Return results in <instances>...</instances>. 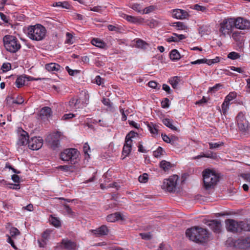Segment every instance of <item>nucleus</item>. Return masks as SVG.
Segmentation results:
<instances>
[{"label":"nucleus","instance_id":"a18cd8bd","mask_svg":"<svg viewBox=\"0 0 250 250\" xmlns=\"http://www.w3.org/2000/svg\"><path fill=\"white\" fill-rule=\"evenodd\" d=\"M51 230L50 229L45 230L42 234V239L43 242L47 240L50 236Z\"/></svg>","mask_w":250,"mask_h":250},{"label":"nucleus","instance_id":"79ce46f5","mask_svg":"<svg viewBox=\"0 0 250 250\" xmlns=\"http://www.w3.org/2000/svg\"><path fill=\"white\" fill-rule=\"evenodd\" d=\"M209 148L210 149H214V148H217L219 147L220 146H223L224 143L222 142H219L218 143H208Z\"/></svg>","mask_w":250,"mask_h":250},{"label":"nucleus","instance_id":"680f3d73","mask_svg":"<svg viewBox=\"0 0 250 250\" xmlns=\"http://www.w3.org/2000/svg\"><path fill=\"white\" fill-rule=\"evenodd\" d=\"M24 102V100L22 97L19 96L13 101V103L17 104H22Z\"/></svg>","mask_w":250,"mask_h":250},{"label":"nucleus","instance_id":"b1692460","mask_svg":"<svg viewBox=\"0 0 250 250\" xmlns=\"http://www.w3.org/2000/svg\"><path fill=\"white\" fill-rule=\"evenodd\" d=\"M147 126L153 137H158L159 136L160 126L158 125L150 123L147 124Z\"/></svg>","mask_w":250,"mask_h":250},{"label":"nucleus","instance_id":"7ed1b4c3","mask_svg":"<svg viewBox=\"0 0 250 250\" xmlns=\"http://www.w3.org/2000/svg\"><path fill=\"white\" fill-rule=\"evenodd\" d=\"M89 96L87 91L83 90L79 95L75 96L69 101V105L74 109L82 108L88 103Z\"/></svg>","mask_w":250,"mask_h":250},{"label":"nucleus","instance_id":"e433bc0d","mask_svg":"<svg viewBox=\"0 0 250 250\" xmlns=\"http://www.w3.org/2000/svg\"><path fill=\"white\" fill-rule=\"evenodd\" d=\"M164 152L165 151L163 148L161 146H159L156 150L153 151V154L155 157L159 158L163 155Z\"/></svg>","mask_w":250,"mask_h":250},{"label":"nucleus","instance_id":"9d476101","mask_svg":"<svg viewBox=\"0 0 250 250\" xmlns=\"http://www.w3.org/2000/svg\"><path fill=\"white\" fill-rule=\"evenodd\" d=\"M61 136V132L57 131L52 133L47 136L46 140L53 149H55L59 147L60 145L59 139Z\"/></svg>","mask_w":250,"mask_h":250},{"label":"nucleus","instance_id":"052dcab7","mask_svg":"<svg viewBox=\"0 0 250 250\" xmlns=\"http://www.w3.org/2000/svg\"><path fill=\"white\" fill-rule=\"evenodd\" d=\"M130 7L134 10L138 12L141 11V6L139 4L133 3L130 4Z\"/></svg>","mask_w":250,"mask_h":250},{"label":"nucleus","instance_id":"f704fd0d","mask_svg":"<svg viewBox=\"0 0 250 250\" xmlns=\"http://www.w3.org/2000/svg\"><path fill=\"white\" fill-rule=\"evenodd\" d=\"M25 82V77L22 76H20L16 79L15 85L18 88H21L24 85Z\"/></svg>","mask_w":250,"mask_h":250},{"label":"nucleus","instance_id":"13d9d810","mask_svg":"<svg viewBox=\"0 0 250 250\" xmlns=\"http://www.w3.org/2000/svg\"><path fill=\"white\" fill-rule=\"evenodd\" d=\"M151 238L152 235L150 232L148 233H142V239L148 240L151 239Z\"/></svg>","mask_w":250,"mask_h":250},{"label":"nucleus","instance_id":"774afa93","mask_svg":"<svg viewBox=\"0 0 250 250\" xmlns=\"http://www.w3.org/2000/svg\"><path fill=\"white\" fill-rule=\"evenodd\" d=\"M148 175L146 173H144L142 175V183H146L148 181Z\"/></svg>","mask_w":250,"mask_h":250},{"label":"nucleus","instance_id":"e2e57ef3","mask_svg":"<svg viewBox=\"0 0 250 250\" xmlns=\"http://www.w3.org/2000/svg\"><path fill=\"white\" fill-rule=\"evenodd\" d=\"M221 86V85L220 83H217L213 87H210L209 88V92H215L217 91L219 87Z\"/></svg>","mask_w":250,"mask_h":250},{"label":"nucleus","instance_id":"09e8293b","mask_svg":"<svg viewBox=\"0 0 250 250\" xmlns=\"http://www.w3.org/2000/svg\"><path fill=\"white\" fill-rule=\"evenodd\" d=\"M241 32L238 31H236L234 32L232 34V38L235 41H239L241 39Z\"/></svg>","mask_w":250,"mask_h":250},{"label":"nucleus","instance_id":"49530a36","mask_svg":"<svg viewBox=\"0 0 250 250\" xmlns=\"http://www.w3.org/2000/svg\"><path fill=\"white\" fill-rule=\"evenodd\" d=\"M239 53L235 52H231L229 53L228 55V58L231 60H235L240 57Z\"/></svg>","mask_w":250,"mask_h":250},{"label":"nucleus","instance_id":"1a4fd4ad","mask_svg":"<svg viewBox=\"0 0 250 250\" xmlns=\"http://www.w3.org/2000/svg\"><path fill=\"white\" fill-rule=\"evenodd\" d=\"M178 178L177 175H173L170 176L169 178L165 179L162 186V188L169 192L174 191Z\"/></svg>","mask_w":250,"mask_h":250},{"label":"nucleus","instance_id":"c85d7f7f","mask_svg":"<svg viewBox=\"0 0 250 250\" xmlns=\"http://www.w3.org/2000/svg\"><path fill=\"white\" fill-rule=\"evenodd\" d=\"M181 78L178 76H174L171 77L169 80V82L174 89L177 88L178 85L180 82Z\"/></svg>","mask_w":250,"mask_h":250},{"label":"nucleus","instance_id":"6e6552de","mask_svg":"<svg viewBox=\"0 0 250 250\" xmlns=\"http://www.w3.org/2000/svg\"><path fill=\"white\" fill-rule=\"evenodd\" d=\"M234 27H235L234 19H224L220 24L219 31L224 37H226L227 35L231 34Z\"/></svg>","mask_w":250,"mask_h":250},{"label":"nucleus","instance_id":"423d86ee","mask_svg":"<svg viewBox=\"0 0 250 250\" xmlns=\"http://www.w3.org/2000/svg\"><path fill=\"white\" fill-rule=\"evenodd\" d=\"M139 134L134 131H130L126 136L125 143L123 148V155L127 156L131 151L132 143L139 138Z\"/></svg>","mask_w":250,"mask_h":250},{"label":"nucleus","instance_id":"a19ab883","mask_svg":"<svg viewBox=\"0 0 250 250\" xmlns=\"http://www.w3.org/2000/svg\"><path fill=\"white\" fill-rule=\"evenodd\" d=\"M73 39V36L70 33L67 32L66 33V40L65 41V43L69 44H73L74 42Z\"/></svg>","mask_w":250,"mask_h":250},{"label":"nucleus","instance_id":"0e129e2a","mask_svg":"<svg viewBox=\"0 0 250 250\" xmlns=\"http://www.w3.org/2000/svg\"><path fill=\"white\" fill-rule=\"evenodd\" d=\"M231 70L236 71L240 73H243L244 72V70L241 67H236L233 66H231L228 67Z\"/></svg>","mask_w":250,"mask_h":250},{"label":"nucleus","instance_id":"f3484780","mask_svg":"<svg viewBox=\"0 0 250 250\" xmlns=\"http://www.w3.org/2000/svg\"><path fill=\"white\" fill-rule=\"evenodd\" d=\"M172 17L179 20L187 19L189 17L188 13L184 10L174 9L171 10Z\"/></svg>","mask_w":250,"mask_h":250},{"label":"nucleus","instance_id":"5701e85b","mask_svg":"<svg viewBox=\"0 0 250 250\" xmlns=\"http://www.w3.org/2000/svg\"><path fill=\"white\" fill-rule=\"evenodd\" d=\"M62 244L66 250H75L77 248L76 243L68 239H62Z\"/></svg>","mask_w":250,"mask_h":250},{"label":"nucleus","instance_id":"58836bf2","mask_svg":"<svg viewBox=\"0 0 250 250\" xmlns=\"http://www.w3.org/2000/svg\"><path fill=\"white\" fill-rule=\"evenodd\" d=\"M170 142L168 143L171 144L172 146L177 147L179 145V138L174 135H172L170 138Z\"/></svg>","mask_w":250,"mask_h":250},{"label":"nucleus","instance_id":"aec40b11","mask_svg":"<svg viewBox=\"0 0 250 250\" xmlns=\"http://www.w3.org/2000/svg\"><path fill=\"white\" fill-rule=\"evenodd\" d=\"M227 230L232 232L239 231V226L237 222L232 219H228L226 221Z\"/></svg>","mask_w":250,"mask_h":250},{"label":"nucleus","instance_id":"412c9836","mask_svg":"<svg viewBox=\"0 0 250 250\" xmlns=\"http://www.w3.org/2000/svg\"><path fill=\"white\" fill-rule=\"evenodd\" d=\"M235 244L239 248L241 249L250 248V236L240 238L236 241Z\"/></svg>","mask_w":250,"mask_h":250},{"label":"nucleus","instance_id":"4468645a","mask_svg":"<svg viewBox=\"0 0 250 250\" xmlns=\"http://www.w3.org/2000/svg\"><path fill=\"white\" fill-rule=\"evenodd\" d=\"M127 217L120 212H116L114 213L109 214L106 217V220L109 222H115L116 221H121L124 222L127 219Z\"/></svg>","mask_w":250,"mask_h":250},{"label":"nucleus","instance_id":"4be33fe9","mask_svg":"<svg viewBox=\"0 0 250 250\" xmlns=\"http://www.w3.org/2000/svg\"><path fill=\"white\" fill-rule=\"evenodd\" d=\"M207 225L216 233H219L221 231V224L220 220H212L208 221Z\"/></svg>","mask_w":250,"mask_h":250},{"label":"nucleus","instance_id":"9b49d317","mask_svg":"<svg viewBox=\"0 0 250 250\" xmlns=\"http://www.w3.org/2000/svg\"><path fill=\"white\" fill-rule=\"evenodd\" d=\"M236 120L237 126L241 131L245 132L248 129L249 123L242 112H239L238 114Z\"/></svg>","mask_w":250,"mask_h":250},{"label":"nucleus","instance_id":"dca6fc26","mask_svg":"<svg viewBox=\"0 0 250 250\" xmlns=\"http://www.w3.org/2000/svg\"><path fill=\"white\" fill-rule=\"evenodd\" d=\"M29 138L28 133L22 129H21L19 130L18 140L17 144L19 146H25L27 144L28 145Z\"/></svg>","mask_w":250,"mask_h":250},{"label":"nucleus","instance_id":"603ef678","mask_svg":"<svg viewBox=\"0 0 250 250\" xmlns=\"http://www.w3.org/2000/svg\"><path fill=\"white\" fill-rule=\"evenodd\" d=\"M169 106V100L167 98H165L164 100L161 102V106L164 108L168 107Z\"/></svg>","mask_w":250,"mask_h":250},{"label":"nucleus","instance_id":"69168bd1","mask_svg":"<svg viewBox=\"0 0 250 250\" xmlns=\"http://www.w3.org/2000/svg\"><path fill=\"white\" fill-rule=\"evenodd\" d=\"M167 41L168 42H178L176 33L173 34V36H171L167 39Z\"/></svg>","mask_w":250,"mask_h":250},{"label":"nucleus","instance_id":"393cba45","mask_svg":"<svg viewBox=\"0 0 250 250\" xmlns=\"http://www.w3.org/2000/svg\"><path fill=\"white\" fill-rule=\"evenodd\" d=\"M45 68L48 72L53 73L55 72L61 71L62 69V67L59 64L54 62L45 64Z\"/></svg>","mask_w":250,"mask_h":250},{"label":"nucleus","instance_id":"2f4dec72","mask_svg":"<svg viewBox=\"0 0 250 250\" xmlns=\"http://www.w3.org/2000/svg\"><path fill=\"white\" fill-rule=\"evenodd\" d=\"M49 221L51 224L56 228H59L61 226L60 219L56 217L53 216L52 215H50Z\"/></svg>","mask_w":250,"mask_h":250},{"label":"nucleus","instance_id":"2eb2a0df","mask_svg":"<svg viewBox=\"0 0 250 250\" xmlns=\"http://www.w3.org/2000/svg\"><path fill=\"white\" fill-rule=\"evenodd\" d=\"M235 27L237 29L245 30L250 29V21L241 17L234 19Z\"/></svg>","mask_w":250,"mask_h":250},{"label":"nucleus","instance_id":"864d4df0","mask_svg":"<svg viewBox=\"0 0 250 250\" xmlns=\"http://www.w3.org/2000/svg\"><path fill=\"white\" fill-rule=\"evenodd\" d=\"M74 117L75 115L72 113L65 114L62 116V120H68L69 119L73 118Z\"/></svg>","mask_w":250,"mask_h":250},{"label":"nucleus","instance_id":"37998d69","mask_svg":"<svg viewBox=\"0 0 250 250\" xmlns=\"http://www.w3.org/2000/svg\"><path fill=\"white\" fill-rule=\"evenodd\" d=\"M156 9V7L154 5H150L145 8L143 10V14H149L154 11Z\"/></svg>","mask_w":250,"mask_h":250},{"label":"nucleus","instance_id":"bf43d9fd","mask_svg":"<svg viewBox=\"0 0 250 250\" xmlns=\"http://www.w3.org/2000/svg\"><path fill=\"white\" fill-rule=\"evenodd\" d=\"M83 150L85 155H87L88 157H89L88 152L90 151V147L87 143H85L83 147Z\"/></svg>","mask_w":250,"mask_h":250},{"label":"nucleus","instance_id":"c756f323","mask_svg":"<svg viewBox=\"0 0 250 250\" xmlns=\"http://www.w3.org/2000/svg\"><path fill=\"white\" fill-rule=\"evenodd\" d=\"M142 23H145L150 28H154L158 25V22L154 19L145 20L142 19Z\"/></svg>","mask_w":250,"mask_h":250},{"label":"nucleus","instance_id":"de8ad7c7","mask_svg":"<svg viewBox=\"0 0 250 250\" xmlns=\"http://www.w3.org/2000/svg\"><path fill=\"white\" fill-rule=\"evenodd\" d=\"M148 85L151 88L159 89L161 85L156 82L150 81L148 83Z\"/></svg>","mask_w":250,"mask_h":250},{"label":"nucleus","instance_id":"6ab92c4d","mask_svg":"<svg viewBox=\"0 0 250 250\" xmlns=\"http://www.w3.org/2000/svg\"><path fill=\"white\" fill-rule=\"evenodd\" d=\"M95 237H100L107 235L109 232V229L106 225H102L101 227L95 229L90 230Z\"/></svg>","mask_w":250,"mask_h":250},{"label":"nucleus","instance_id":"473e14b6","mask_svg":"<svg viewBox=\"0 0 250 250\" xmlns=\"http://www.w3.org/2000/svg\"><path fill=\"white\" fill-rule=\"evenodd\" d=\"M169 57L172 61L179 60L181 58L180 53L176 49H173L170 51Z\"/></svg>","mask_w":250,"mask_h":250},{"label":"nucleus","instance_id":"7c9ffc66","mask_svg":"<svg viewBox=\"0 0 250 250\" xmlns=\"http://www.w3.org/2000/svg\"><path fill=\"white\" fill-rule=\"evenodd\" d=\"M91 43L94 46L99 48H103L105 46V43L101 40L98 38H94L91 41Z\"/></svg>","mask_w":250,"mask_h":250},{"label":"nucleus","instance_id":"f03ea898","mask_svg":"<svg viewBox=\"0 0 250 250\" xmlns=\"http://www.w3.org/2000/svg\"><path fill=\"white\" fill-rule=\"evenodd\" d=\"M27 36L29 39L36 41L43 40L46 37V29L41 24L30 25L27 29Z\"/></svg>","mask_w":250,"mask_h":250},{"label":"nucleus","instance_id":"5fc2aeb1","mask_svg":"<svg viewBox=\"0 0 250 250\" xmlns=\"http://www.w3.org/2000/svg\"><path fill=\"white\" fill-rule=\"evenodd\" d=\"M173 26H175L178 28V29L183 30L184 29V24L180 21H177L173 23Z\"/></svg>","mask_w":250,"mask_h":250},{"label":"nucleus","instance_id":"ddd939ff","mask_svg":"<svg viewBox=\"0 0 250 250\" xmlns=\"http://www.w3.org/2000/svg\"><path fill=\"white\" fill-rule=\"evenodd\" d=\"M237 93L234 92H230L226 97L224 102L223 103L221 107L222 112L225 114L229 109V106L231 104L230 102L236 98Z\"/></svg>","mask_w":250,"mask_h":250},{"label":"nucleus","instance_id":"c9c22d12","mask_svg":"<svg viewBox=\"0 0 250 250\" xmlns=\"http://www.w3.org/2000/svg\"><path fill=\"white\" fill-rule=\"evenodd\" d=\"M163 123L167 127L173 130H177V128L172 124V121L169 119L165 118L162 120Z\"/></svg>","mask_w":250,"mask_h":250},{"label":"nucleus","instance_id":"3c124183","mask_svg":"<svg viewBox=\"0 0 250 250\" xmlns=\"http://www.w3.org/2000/svg\"><path fill=\"white\" fill-rule=\"evenodd\" d=\"M95 83L99 85H102L104 83V80L98 75L95 78Z\"/></svg>","mask_w":250,"mask_h":250},{"label":"nucleus","instance_id":"6e6d98bb","mask_svg":"<svg viewBox=\"0 0 250 250\" xmlns=\"http://www.w3.org/2000/svg\"><path fill=\"white\" fill-rule=\"evenodd\" d=\"M151 48V45L149 43L142 40V49L148 50Z\"/></svg>","mask_w":250,"mask_h":250},{"label":"nucleus","instance_id":"bb28decb","mask_svg":"<svg viewBox=\"0 0 250 250\" xmlns=\"http://www.w3.org/2000/svg\"><path fill=\"white\" fill-rule=\"evenodd\" d=\"M52 115V111L50 107L48 106H44L42 107L40 111V115L41 117L48 119Z\"/></svg>","mask_w":250,"mask_h":250},{"label":"nucleus","instance_id":"cd10ccee","mask_svg":"<svg viewBox=\"0 0 250 250\" xmlns=\"http://www.w3.org/2000/svg\"><path fill=\"white\" fill-rule=\"evenodd\" d=\"M54 7H59L62 8L70 9L71 5L67 1H58L54 2L52 4Z\"/></svg>","mask_w":250,"mask_h":250},{"label":"nucleus","instance_id":"338daca9","mask_svg":"<svg viewBox=\"0 0 250 250\" xmlns=\"http://www.w3.org/2000/svg\"><path fill=\"white\" fill-rule=\"evenodd\" d=\"M169 249H170V247L168 245H167L166 244H164L163 243L160 245V246H159L158 250H169Z\"/></svg>","mask_w":250,"mask_h":250},{"label":"nucleus","instance_id":"20e7f679","mask_svg":"<svg viewBox=\"0 0 250 250\" xmlns=\"http://www.w3.org/2000/svg\"><path fill=\"white\" fill-rule=\"evenodd\" d=\"M2 41L5 49L10 53H16L21 48L20 41L14 36L6 35L3 37Z\"/></svg>","mask_w":250,"mask_h":250},{"label":"nucleus","instance_id":"8fccbe9b","mask_svg":"<svg viewBox=\"0 0 250 250\" xmlns=\"http://www.w3.org/2000/svg\"><path fill=\"white\" fill-rule=\"evenodd\" d=\"M11 67L10 63H3L1 67V69L3 72H6L10 70Z\"/></svg>","mask_w":250,"mask_h":250},{"label":"nucleus","instance_id":"4d7b16f0","mask_svg":"<svg viewBox=\"0 0 250 250\" xmlns=\"http://www.w3.org/2000/svg\"><path fill=\"white\" fill-rule=\"evenodd\" d=\"M66 70L68 72V74L71 76H74L76 74L79 73V70H72L70 69L68 66H66L65 67Z\"/></svg>","mask_w":250,"mask_h":250},{"label":"nucleus","instance_id":"39448f33","mask_svg":"<svg viewBox=\"0 0 250 250\" xmlns=\"http://www.w3.org/2000/svg\"><path fill=\"white\" fill-rule=\"evenodd\" d=\"M204 185L208 189L215 186L219 180V177L215 173L208 169L203 172Z\"/></svg>","mask_w":250,"mask_h":250},{"label":"nucleus","instance_id":"ea45409f","mask_svg":"<svg viewBox=\"0 0 250 250\" xmlns=\"http://www.w3.org/2000/svg\"><path fill=\"white\" fill-rule=\"evenodd\" d=\"M63 209L65 210V212L70 216L73 217L75 215V212H73L70 207L67 205L64 204L63 205Z\"/></svg>","mask_w":250,"mask_h":250},{"label":"nucleus","instance_id":"72a5a7b5","mask_svg":"<svg viewBox=\"0 0 250 250\" xmlns=\"http://www.w3.org/2000/svg\"><path fill=\"white\" fill-rule=\"evenodd\" d=\"M160 167L164 171H166L170 169V168L172 167V165L169 162L163 160L160 163Z\"/></svg>","mask_w":250,"mask_h":250},{"label":"nucleus","instance_id":"f8f14e48","mask_svg":"<svg viewBox=\"0 0 250 250\" xmlns=\"http://www.w3.org/2000/svg\"><path fill=\"white\" fill-rule=\"evenodd\" d=\"M43 139L41 137H33L28 141V147L33 150L40 149L43 145Z\"/></svg>","mask_w":250,"mask_h":250},{"label":"nucleus","instance_id":"a211bd4d","mask_svg":"<svg viewBox=\"0 0 250 250\" xmlns=\"http://www.w3.org/2000/svg\"><path fill=\"white\" fill-rule=\"evenodd\" d=\"M20 234L21 232L17 228L15 227H12L10 229V235H6V236L7 237V242L8 243L10 244L11 246L15 249H17V248L12 239H15L16 236L19 235Z\"/></svg>","mask_w":250,"mask_h":250},{"label":"nucleus","instance_id":"a878e982","mask_svg":"<svg viewBox=\"0 0 250 250\" xmlns=\"http://www.w3.org/2000/svg\"><path fill=\"white\" fill-rule=\"evenodd\" d=\"M119 110L122 115V120L125 121L127 120L128 116H132L133 110L129 108L123 107L122 106L119 107Z\"/></svg>","mask_w":250,"mask_h":250},{"label":"nucleus","instance_id":"c03bdc74","mask_svg":"<svg viewBox=\"0 0 250 250\" xmlns=\"http://www.w3.org/2000/svg\"><path fill=\"white\" fill-rule=\"evenodd\" d=\"M125 18L127 21L132 23H136L138 22L139 20L138 18L127 15H125Z\"/></svg>","mask_w":250,"mask_h":250},{"label":"nucleus","instance_id":"0eeeda50","mask_svg":"<svg viewBox=\"0 0 250 250\" xmlns=\"http://www.w3.org/2000/svg\"><path fill=\"white\" fill-rule=\"evenodd\" d=\"M79 151L76 148H67L61 152L60 157L62 161L72 162L79 157Z\"/></svg>","mask_w":250,"mask_h":250},{"label":"nucleus","instance_id":"f257e3e1","mask_svg":"<svg viewBox=\"0 0 250 250\" xmlns=\"http://www.w3.org/2000/svg\"><path fill=\"white\" fill-rule=\"evenodd\" d=\"M186 234L190 240L198 243L206 242L208 238L207 229L199 227H194L187 229Z\"/></svg>","mask_w":250,"mask_h":250},{"label":"nucleus","instance_id":"4c0bfd02","mask_svg":"<svg viewBox=\"0 0 250 250\" xmlns=\"http://www.w3.org/2000/svg\"><path fill=\"white\" fill-rule=\"evenodd\" d=\"M192 9L198 11H201L202 12H206L208 10L207 7L204 6L200 5L198 4H196L193 6Z\"/></svg>","mask_w":250,"mask_h":250}]
</instances>
